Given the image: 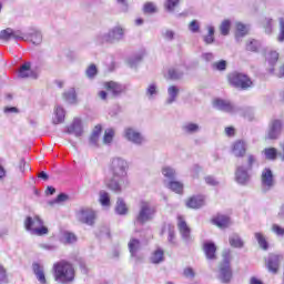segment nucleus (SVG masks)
Listing matches in <instances>:
<instances>
[{
  "mask_svg": "<svg viewBox=\"0 0 284 284\" xmlns=\"http://www.w3.org/2000/svg\"><path fill=\"white\" fill-rule=\"evenodd\" d=\"M203 252L209 261L216 260V244L214 242H204Z\"/></svg>",
  "mask_w": 284,
  "mask_h": 284,
  "instance_id": "5701e85b",
  "label": "nucleus"
},
{
  "mask_svg": "<svg viewBox=\"0 0 284 284\" xmlns=\"http://www.w3.org/2000/svg\"><path fill=\"white\" fill-rule=\"evenodd\" d=\"M263 154L267 161H276V156H278V151L274 148H266L263 150Z\"/></svg>",
  "mask_w": 284,
  "mask_h": 284,
  "instance_id": "c9c22d12",
  "label": "nucleus"
},
{
  "mask_svg": "<svg viewBox=\"0 0 284 284\" xmlns=\"http://www.w3.org/2000/svg\"><path fill=\"white\" fill-rule=\"evenodd\" d=\"M213 223L217 225V227H227V225H230V217L226 215H217L213 219Z\"/></svg>",
  "mask_w": 284,
  "mask_h": 284,
  "instance_id": "473e14b6",
  "label": "nucleus"
},
{
  "mask_svg": "<svg viewBox=\"0 0 284 284\" xmlns=\"http://www.w3.org/2000/svg\"><path fill=\"white\" fill-rule=\"evenodd\" d=\"M53 124L59 125L65 121V110L61 105H57L53 112Z\"/></svg>",
  "mask_w": 284,
  "mask_h": 284,
  "instance_id": "393cba45",
  "label": "nucleus"
},
{
  "mask_svg": "<svg viewBox=\"0 0 284 284\" xmlns=\"http://www.w3.org/2000/svg\"><path fill=\"white\" fill-rule=\"evenodd\" d=\"M283 130V123L281 120H273L268 125L267 139L274 140L281 136Z\"/></svg>",
  "mask_w": 284,
  "mask_h": 284,
  "instance_id": "2eb2a0df",
  "label": "nucleus"
},
{
  "mask_svg": "<svg viewBox=\"0 0 284 284\" xmlns=\"http://www.w3.org/2000/svg\"><path fill=\"white\" fill-rule=\"evenodd\" d=\"M283 255L282 254H270L266 258V267L271 274H278V270L281 264L283 263Z\"/></svg>",
  "mask_w": 284,
  "mask_h": 284,
  "instance_id": "f8f14e48",
  "label": "nucleus"
},
{
  "mask_svg": "<svg viewBox=\"0 0 284 284\" xmlns=\"http://www.w3.org/2000/svg\"><path fill=\"white\" fill-rule=\"evenodd\" d=\"M24 227L33 236H45L48 234V229L43 225V220L39 215L27 216Z\"/></svg>",
  "mask_w": 284,
  "mask_h": 284,
  "instance_id": "39448f33",
  "label": "nucleus"
},
{
  "mask_svg": "<svg viewBox=\"0 0 284 284\" xmlns=\"http://www.w3.org/2000/svg\"><path fill=\"white\" fill-rule=\"evenodd\" d=\"M178 229L182 239L186 242L190 241L191 230L187 225V222H185V217H183L182 215L178 216Z\"/></svg>",
  "mask_w": 284,
  "mask_h": 284,
  "instance_id": "f3484780",
  "label": "nucleus"
},
{
  "mask_svg": "<svg viewBox=\"0 0 284 284\" xmlns=\"http://www.w3.org/2000/svg\"><path fill=\"white\" fill-rule=\"evenodd\" d=\"M19 79H37V73L32 71L30 62L22 64L18 71Z\"/></svg>",
  "mask_w": 284,
  "mask_h": 284,
  "instance_id": "aec40b11",
  "label": "nucleus"
},
{
  "mask_svg": "<svg viewBox=\"0 0 284 284\" xmlns=\"http://www.w3.org/2000/svg\"><path fill=\"white\" fill-rule=\"evenodd\" d=\"M159 12V9L156 8V4L154 2H146L143 6V13L144 14H156Z\"/></svg>",
  "mask_w": 284,
  "mask_h": 284,
  "instance_id": "a19ab883",
  "label": "nucleus"
},
{
  "mask_svg": "<svg viewBox=\"0 0 284 284\" xmlns=\"http://www.w3.org/2000/svg\"><path fill=\"white\" fill-rule=\"evenodd\" d=\"M165 186L171 190L172 192H175V194H183V183L179 181H164Z\"/></svg>",
  "mask_w": 284,
  "mask_h": 284,
  "instance_id": "cd10ccee",
  "label": "nucleus"
},
{
  "mask_svg": "<svg viewBox=\"0 0 284 284\" xmlns=\"http://www.w3.org/2000/svg\"><path fill=\"white\" fill-rule=\"evenodd\" d=\"M97 72H98L97 65H94V64H91V65L87 69V71H85L87 77H88L89 79H94V77H97Z\"/></svg>",
  "mask_w": 284,
  "mask_h": 284,
  "instance_id": "bf43d9fd",
  "label": "nucleus"
},
{
  "mask_svg": "<svg viewBox=\"0 0 284 284\" xmlns=\"http://www.w3.org/2000/svg\"><path fill=\"white\" fill-rule=\"evenodd\" d=\"M99 201L103 207H108L110 205V193L106 191H100L99 192Z\"/></svg>",
  "mask_w": 284,
  "mask_h": 284,
  "instance_id": "79ce46f5",
  "label": "nucleus"
},
{
  "mask_svg": "<svg viewBox=\"0 0 284 284\" xmlns=\"http://www.w3.org/2000/svg\"><path fill=\"white\" fill-rule=\"evenodd\" d=\"M4 114H19V110L16 106H6Z\"/></svg>",
  "mask_w": 284,
  "mask_h": 284,
  "instance_id": "69168bd1",
  "label": "nucleus"
},
{
  "mask_svg": "<svg viewBox=\"0 0 284 284\" xmlns=\"http://www.w3.org/2000/svg\"><path fill=\"white\" fill-rule=\"evenodd\" d=\"M226 68H227V61H225V60H220V61L213 63V69L219 70L220 72L225 71Z\"/></svg>",
  "mask_w": 284,
  "mask_h": 284,
  "instance_id": "6e6d98bb",
  "label": "nucleus"
},
{
  "mask_svg": "<svg viewBox=\"0 0 284 284\" xmlns=\"http://www.w3.org/2000/svg\"><path fill=\"white\" fill-rule=\"evenodd\" d=\"M139 250H141V241H139L138 239L130 240L129 252L132 258H136V254L139 253Z\"/></svg>",
  "mask_w": 284,
  "mask_h": 284,
  "instance_id": "7c9ffc66",
  "label": "nucleus"
},
{
  "mask_svg": "<svg viewBox=\"0 0 284 284\" xmlns=\"http://www.w3.org/2000/svg\"><path fill=\"white\" fill-rule=\"evenodd\" d=\"M184 134H196L201 132V126L194 122H187L182 126Z\"/></svg>",
  "mask_w": 284,
  "mask_h": 284,
  "instance_id": "c756f323",
  "label": "nucleus"
},
{
  "mask_svg": "<svg viewBox=\"0 0 284 284\" xmlns=\"http://www.w3.org/2000/svg\"><path fill=\"white\" fill-rule=\"evenodd\" d=\"M276 185V180L274 179V172L270 168H265L261 173V187L262 192H270Z\"/></svg>",
  "mask_w": 284,
  "mask_h": 284,
  "instance_id": "9b49d317",
  "label": "nucleus"
},
{
  "mask_svg": "<svg viewBox=\"0 0 284 284\" xmlns=\"http://www.w3.org/2000/svg\"><path fill=\"white\" fill-rule=\"evenodd\" d=\"M165 232H168L169 236H168V241L169 243H171L172 245H174V225L172 224H166L163 226L162 229V234H165Z\"/></svg>",
  "mask_w": 284,
  "mask_h": 284,
  "instance_id": "4c0bfd02",
  "label": "nucleus"
},
{
  "mask_svg": "<svg viewBox=\"0 0 284 284\" xmlns=\"http://www.w3.org/2000/svg\"><path fill=\"white\" fill-rule=\"evenodd\" d=\"M125 39V28L115 26L109 29L106 33H100L95 37L97 43H120Z\"/></svg>",
  "mask_w": 284,
  "mask_h": 284,
  "instance_id": "7ed1b4c3",
  "label": "nucleus"
},
{
  "mask_svg": "<svg viewBox=\"0 0 284 284\" xmlns=\"http://www.w3.org/2000/svg\"><path fill=\"white\" fill-rule=\"evenodd\" d=\"M184 276H186V278H194L195 276L194 270L192 267L185 268Z\"/></svg>",
  "mask_w": 284,
  "mask_h": 284,
  "instance_id": "774afa93",
  "label": "nucleus"
},
{
  "mask_svg": "<svg viewBox=\"0 0 284 284\" xmlns=\"http://www.w3.org/2000/svg\"><path fill=\"white\" fill-rule=\"evenodd\" d=\"M229 242L231 247L241 248L244 245L243 240L241 239V236H239V234H232L229 237Z\"/></svg>",
  "mask_w": 284,
  "mask_h": 284,
  "instance_id": "72a5a7b5",
  "label": "nucleus"
},
{
  "mask_svg": "<svg viewBox=\"0 0 284 284\" xmlns=\"http://www.w3.org/2000/svg\"><path fill=\"white\" fill-rule=\"evenodd\" d=\"M63 239L65 243H69V244L77 243V235H74V233L64 232Z\"/></svg>",
  "mask_w": 284,
  "mask_h": 284,
  "instance_id": "4d7b16f0",
  "label": "nucleus"
},
{
  "mask_svg": "<svg viewBox=\"0 0 284 284\" xmlns=\"http://www.w3.org/2000/svg\"><path fill=\"white\" fill-rule=\"evenodd\" d=\"M142 59H143V57H141V55H135L134 58L129 59L130 68H136V65H139V63H141Z\"/></svg>",
  "mask_w": 284,
  "mask_h": 284,
  "instance_id": "680f3d73",
  "label": "nucleus"
},
{
  "mask_svg": "<svg viewBox=\"0 0 284 284\" xmlns=\"http://www.w3.org/2000/svg\"><path fill=\"white\" fill-rule=\"evenodd\" d=\"M150 261H151V263H153V265H159V264L163 263V261H165V253L163 252V250L156 248L152 253Z\"/></svg>",
  "mask_w": 284,
  "mask_h": 284,
  "instance_id": "c85d7f7f",
  "label": "nucleus"
},
{
  "mask_svg": "<svg viewBox=\"0 0 284 284\" xmlns=\"http://www.w3.org/2000/svg\"><path fill=\"white\" fill-rule=\"evenodd\" d=\"M179 1L180 0H166V2L164 3V8L168 12H174V8H176V6H179Z\"/></svg>",
  "mask_w": 284,
  "mask_h": 284,
  "instance_id": "603ef678",
  "label": "nucleus"
},
{
  "mask_svg": "<svg viewBox=\"0 0 284 284\" xmlns=\"http://www.w3.org/2000/svg\"><path fill=\"white\" fill-rule=\"evenodd\" d=\"M266 61L272 67L276 65V63H278V52H276V51H268L266 53Z\"/></svg>",
  "mask_w": 284,
  "mask_h": 284,
  "instance_id": "37998d69",
  "label": "nucleus"
},
{
  "mask_svg": "<svg viewBox=\"0 0 284 284\" xmlns=\"http://www.w3.org/2000/svg\"><path fill=\"white\" fill-rule=\"evenodd\" d=\"M7 271L6 267H3V265L0 264V283H7L8 281V275H7Z\"/></svg>",
  "mask_w": 284,
  "mask_h": 284,
  "instance_id": "0e129e2a",
  "label": "nucleus"
},
{
  "mask_svg": "<svg viewBox=\"0 0 284 284\" xmlns=\"http://www.w3.org/2000/svg\"><path fill=\"white\" fill-rule=\"evenodd\" d=\"M258 48H261V42L257 40L246 42V50H248V52H258Z\"/></svg>",
  "mask_w": 284,
  "mask_h": 284,
  "instance_id": "49530a36",
  "label": "nucleus"
},
{
  "mask_svg": "<svg viewBox=\"0 0 284 284\" xmlns=\"http://www.w3.org/2000/svg\"><path fill=\"white\" fill-rule=\"evenodd\" d=\"M205 205V197L203 195H193L186 201V207L191 210H199Z\"/></svg>",
  "mask_w": 284,
  "mask_h": 284,
  "instance_id": "412c9836",
  "label": "nucleus"
},
{
  "mask_svg": "<svg viewBox=\"0 0 284 284\" xmlns=\"http://www.w3.org/2000/svg\"><path fill=\"white\" fill-rule=\"evenodd\" d=\"M63 99L67 103H77V91L74 88L69 89L63 93Z\"/></svg>",
  "mask_w": 284,
  "mask_h": 284,
  "instance_id": "e433bc0d",
  "label": "nucleus"
},
{
  "mask_svg": "<svg viewBox=\"0 0 284 284\" xmlns=\"http://www.w3.org/2000/svg\"><path fill=\"white\" fill-rule=\"evenodd\" d=\"M245 34H247V26H245L241 22H237L235 37H237V38L245 37Z\"/></svg>",
  "mask_w": 284,
  "mask_h": 284,
  "instance_id": "8fccbe9b",
  "label": "nucleus"
},
{
  "mask_svg": "<svg viewBox=\"0 0 284 284\" xmlns=\"http://www.w3.org/2000/svg\"><path fill=\"white\" fill-rule=\"evenodd\" d=\"M154 214H156V207L148 201H141L139 205V213L135 216V224L145 225V223L154 219Z\"/></svg>",
  "mask_w": 284,
  "mask_h": 284,
  "instance_id": "423d86ee",
  "label": "nucleus"
},
{
  "mask_svg": "<svg viewBox=\"0 0 284 284\" xmlns=\"http://www.w3.org/2000/svg\"><path fill=\"white\" fill-rule=\"evenodd\" d=\"M272 232L276 234V236H284V227H282L278 224H273L272 225Z\"/></svg>",
  "mask_w": 284,
  "mask_h": 284,
  "instance_id": "052dcab7",
  "label": "nucleus"
},
{
  "mask_svg": "<svg viewBox=\"0 0 284 284\" xmlns=\"http://www.w3.org/2000/svg\"><path fill=\"white\" fill-rule=\"evenodd\" d=\"M120 12H129L130 10V3H128V0H115Z\"/></svg>",
  "mask_w": 284,
  "mask_h": 284,
  "instance_id": "5fc2aeb1",
  "label": "nucleus"
},
{
  "mask_svg": "<svg viewBox=\"0 0 284 284\" xmlns=\"http://www.w3.org/2000/svg\"><path fill=\"white\" fill-rule=\"evenodd\" d=\"M68 134H74V136L83 135V122L81 119L75 118L73 122L67 128Z\"/></svg>",
  "mask_w": 284,
  "mask_h": 284,
  "instance_id": "a211bd4d",
  "label": "nucleus"
},
{
  "mask_svg": "<svg viewBox=\"0 0 284 284\" xmlns=\"http://www.w3.org/2000/svg\"><path fill=\"white\" fill-rule=\"evenodd\" d=\"M256 163V158L252 154L247 155V163L245 165H239L235 170V181L239 185H247L250 183V172L254 164Z\"/></svg>",
  "mask_w": 284,
  "mask_h": 284,
  "instance_id": "20e7f679",
  "label": "nucleus"
},
{
  "mask_svg": "<svg viewBox=\"0 0 284 284\" xmlns=\"http://www.w3.org/2000/svg\"><path fill=\"white\" fill-rule=\"evenodd\" d=\"M189 30L193 34H196V32H201V24L196 20H192L189 24Z\"/></svg>",
  "mask_w": 284,
  "mask_h": 284,
  "instance_id": "864d4df0",
  "label": "nucleus"
},
{
  "mask_svg": "<svg viewBox=\"0 0 284 284\" xmlns=\"http://www.w3.org/2000/svg\"><path fill=\"white\" fill-rule=\"evenodd\" d=\"M53 278L55 283L61 284H72L74 278H77V273L74 272V265L72 263L61 260L53 264Z\"/></svg>",
  "mask_w": 284,
  "mask_h": 284,
  "instance_id": "f03ea898",
  "label": "nucleus"
},
{
  "mask_svg": "<svg viewBox=\"0 0 284 284\" xmlns=\"http://www.w3.org/2000/svg\"><path fill=\"white\" fill-rule=\"evenodd\" d=\"M245 142L244 141H237L233 144V154L234 156H245Z\"/></svg>",
  "mask_w": 284,
  "mask_h": 284,
  "instance_id": "2f4dec72",
  "label": "nucleus"
},
{
  "mask_svg": "<svg viewBox=\"0 0 284 284\" xmlns=\"http://www.w3.org/2000/svg\"><path fill=\"white\" fill-rule=\"evenodd\" d=\"M115 212L116 214H120V215L128 214V206L125 205V202L123 201V199H118Z\"/></svg>",
  "mask_w": 284,
  "mask_h": 284,
  "instance_id": "ea45409f",
  "label": "nucleus"
},
{
  "mask_svg": "<svg viewBox=\"0 0 284 284\" xmlns=\"http://www.w3.org/2000/svg\"><path fill=\"white\" fill-rule=\"evenodd\" d=\"M213 108L221 110V112H227L229 114H236L241 112V106L232 103L230 100L216 99L213 101Z\"/></svg>",
  "mask_w": 284,
  "mask_h": 284,
  "instance_id": "9d476101",
  "label": "nucleus"
},
{
  "mask_svg": "<svg viewBox=\"0 0 284 284\" xmlns=\"http://www.w3.org/2000/svg\"><path fill=\"white\" fill-rule=\"evenodd\" d=\"M77 219L80 223H84L85 225H94L97 213L92 211V209H82L77 214Z\"/></svg>",
  "mask_w": 284,
  "mask_h": 284,
  "instance_id": "ddd939ff",
  "label": "nucleus"
},
{
  "mask_svg": "<svg viewBox=\"0 0 284 284\" xmlns=\"http://www.w3.org/2000/svg\"><path fill=\"white\" fill-rule=\"evenodd\" d=\"M23 39H20V41H31L33 45H41L43 41V34H41V31L32 29L28 34L23 36Z\"/></svg>",
  "mask_w": 284,
  "mask_h": 284,
  "instance_id": "dca6fc26",
  "label": "nucleus"
},
{
  "mask_svg": "<svg viewBox=\"0 0 284 284\" xmlns=\"http://www.w3.org/2000/svg\"><path fill=\"white\" fill-rule=\"evenodd\" d=\"M32 272L40 284H48V280L45 278V268L43 267V265L39 263H33Z\"/></svg>",
  "mask_w": 284,
  "mask_h": 284,
  "instance_id": "6ab92c4d",
  "label": "nucleus"
},
{
  "mask_svg": "<svg viewBox=\"0 0 284 284\" xmlns=\"http://www.w3.org/2000/svg\"><path fill=\"white\" fill-rule=\"evenodd\" d=\"M162 37L166 40V41H174V31L166 29L162 32Z\"/></svg>",
  "mask_w": 284,
  "mask_h": 284,
  "instance_id": "e2e57ef3",
  "label": "nucleus"
},
{
  "mask_svg": "<svg viewBox=\"0 0 284 284\" xmlns=\"http://www.w3.org/2000/svg\"><path fill=\"white\" fill-rule=\"evenodd\" d=\"M113 139H114V130L108 129L104 132L103 143H105V145H110V143H112Z\"/></svg>",
  "mask_w": 284,
  "mask_h": 284,
  "instance_id": "3c124183",
  "label": "nucleus"
},
{
  "mask_svg": "<svg viewBox=\"0 0 284 284\" xmlns=\"http://www.w3.org/2000/svg\"><path fill=\"white\" fill-rule=\"evenodd\" d=\"M227 79L231 85L240 90H248V88H252V80L245 73L234 71L229 74Z\"/></svg>",
  "mask_w": 284,
  "mask_h": 284,
  "instance_id": "0eeeda50",
  "label": "nucleus"
},
{
  "mask_svg": "<svg viewBox=\"0 0 284 284\" xmlns=\"http://www.w3.org/2000/svg\"><path fill=\"white\" fill-rule=\"evenodd\" d=\"M232 28V22L230 20H224L220 24V32L223 37H227L230 34V30Z\"/></svg>",
  "mask_w": 284,
  "mask_h": 284,
  "instance_id": "c03bdc74",
  "label": "nucleus"
},
{
  "mask_svg": "<svg viewBox=\"0 0 284 284\" xmlns=\"http://www.w3.org/2000/svg\"><path fill=\"white\" fill-rule=\"evenodd\" d=\"M145 97L149 99V101H154V99L159 97V85L156 82H152L148 85Z\"/></svg>",
  "mask_w": 284,
  "mask_h": 284,
  "instance_id": "bb28decb",
  "label": "nucleus"
},
{
  "mask_svg": "<svg viewBox=\"0 0 284 284\" xmlns=\"http://www.w3.org/2000/svg\"><path fill=\"white\" fill-rule=\"evenodd\" d=\"M128 170H130V164L125 159L113 158L110 164L112 176L105 180V187L114 192V194H121L130 185Z\"/></svg>",
  "mask_w": 284,
  "mask_h": 284,
  "instance_id": "f257e3e1",
  "label": "nucleus"
},
{
  "mask_svg": "<svg viewBox=\"0 0 284 284\" xmlns=\"http://www.w3.org/2000/svg\"><path fill=\"white\" fill-rule=\"evenodd\" d=\"M214 32L215 29L212 26L207 27V34L203 36V41L206 45H212V43H214L215 39H214Z\"/></svg>",
  "mask_w": 284,
  "mask_h": 284,
  "instance_id": "f704fd0d",
  "label": "nucleus"
},
{
  "mask_svg": "<svg viewBox=\"0 0 284 284\" xmlns=\"http://www.w3.org/2000/svg\"><path fill=\"white\" fill-rule=\"evenodd\" d=\"M264 30L266 34H272L274 28V20L272 18H266L263 21Z\"/></svg>",
  "mask_w": 284,
  "mask_h": 284,
  "instance_id": "09e8293b",
  "label": "nucleus"
},
{
  "mask_svg": "<svg viewBox=\"0 0 284 284\" xmlns=\"http://www.w3.org/2000/svg\"><path fill=\"white\" fill-rule=\"evenodd\" d=\"M65 201H68V195L64 193H60L57 199L51 200L48 202V205H50L51 207H53V205H57L59 203H65Z\"/></svg>",
  "mask_w": 284,
  "mask_h": 284,
  "instance_id": "de8ad7c7",
  "label": "nucleus"
},
{
  "mask_svg": "<svg viewBox=\"0 0 284 284\" xmlns=\"http://www.w3.org/2000/svg\"><path fill=\"white\" fill-rule=\"evenodd\" d=\"M1 41H10L14 39V41H21L23 38V32L21 30H13L12 28H7L0 31Z\"/></svg>",
  "mask_w": 284,
  "mask_h": 284,
  "instance_id": "4468645a",
  "label": "nucleus"
},
{
  "mask_svg": "<svg viewBox=\"0 0 284 284\" xmlns=\"http://www.w3.org/2000/svg\"><path fill=\"white\" fill-rule=\"evenodd\" d=\"M280 34L277 37V41H280V43H283L284 41V18H280Z\"/></svg>",
  "mask_w": 284,
  "mask_h": 284,
  "instance_id": "13d9d810",
  "label": "nucleus"
},
{
  "mask_svg": "<svg viewBox=\"0 0 284 284\" xmlns=\"http://www.w3.org/2000/svg\"><path fill=\"white\" fill-rule=\"evenodd\" d=\"M223 261L220 264L219 274L222 283H230L232 281V266L230 265V251L223 252Z\"/></svg>",
  "mask_w": 284,
  "mask_h": 284,
  "instance_id": "6e6552de",
  "label": "nucleus"
},
{
  "mask_svg": "<svg viewBox=\"0 0 284 284\" xmlns=\"http://www.w3.org/2000/svg\"><path fill=\"white\" fill-rule=\"evenodd\" d=\"M205 183L207 185H213V186L219 185V181H216V179H214V176H210V175L205 178Z\"/></svg>",
  "mask_w": 284,
  "mask_h": 284,
  "instance_id": "338daca9",
  "label": "nucleus"
},
{
  "mask_svg": "<svg viewBox=\"0 0 284 284\" xmlns=\"http://www.w3.org/2000/svg\"><path fill=\"white\" fill-rule=\"evenodd\" d=\"M162 174L169 181H174V179H176V170H174V168L171 166H164L162 169Z\"/></svg>",
  "mask_w": 284,
  "mask_h": 284,
  "instance_id": "58836bf2",
  "label": "nucleus"
},
{
  "mask_svg": "<svg viewBox=\"0 0 284 284\" xmlns=\"http://www.w3.org/2000/svg\"><path fill=\"white\" fill-rule=\"evenodd\" d=\"M183 74H185V65L172 67L168 71V75L171 81H179V79H183Z\"/></svg>",
  "mask_w": 284,
  "mask_h": 284,
  "instance_id": "4be33fe9",
  "label": "nucleus"
},
{
  "mask_svg": "<svg viewBox=\"0 0 284 284\" xmlns=\"http://www.w3.org/2000/svg\"><path fill=\"white\" fill-rule=\"evenodd\" d=\"M123 136L126 141L133 143V145H143V143H145V136H143L139 130L132 126L124 129Z\"/></svg>",
  "mask_w": 284,
  "mask_h": 284,
  "instance_id": "1a4fd4ad",
  "label": "nucleus"
},
{
  "mask_svg": "<svg viewBox=\"0 0 284 284\" xmlns=\"http://www.w3.org/2000/svg\"><path fill=\"white\" fill-rule=\"evenodd\" d=\"M255 239L262 250H268L270 244L267 243V240H265V235L262 233H255Z\"/></svg>",
  "mask_w": 284,
  "mask_h": 284,
  "instance_id": "a18cd8bd",
  "label": "nucleus"
},
{
  "mask_svg": "<svg viewBox=\"0 0 284 284\" xmlns=\"http://www.w3.org/2000/svg\"><path fill=\"white\" fill-rule=\"evenodd\" d=\"M180 89L176 85H170L168 88V95L169 98L166 99L165 103L166 105H172L179 97Z\"/></svg>",
  "mask_w": 284,
  "mask_h": 284,
  "instance_id": "a878e982",
  "label": "nucleus"
},
{
  "mask_svg": "<svg viewBox=\"0 0 284 284\" xmlns=\"http://www.w3.org/2000/svg\"><path fill=\"white\" fill-rule=\"evenodd\" d=\"M105 88L108 92H111V94H113L114 97H120V94H123L125 90V87L114 81L106 82Z\"/></svg>",
  "mask_w": 284,
  "mask_h": 284,
  "instance_id": "b1692460",
  "label": "nucleus"
}]
</instances>
